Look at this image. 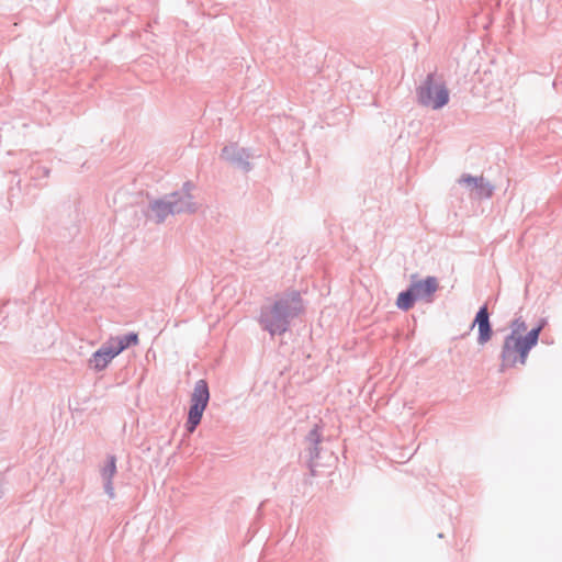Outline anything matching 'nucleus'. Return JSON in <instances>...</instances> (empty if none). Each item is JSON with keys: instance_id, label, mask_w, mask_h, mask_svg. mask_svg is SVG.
Wrapping results in <instances>:
<instances>
[{"instance_id": "nucleus-2", "label": "nucleus", "mask_w": 562, "mask_h": 562, "mask_svg": "<svg viewBox=\"0 0 562 562\" xmlns=\"http://www.w3.org/2000/svg\"><path fill=\"white\" fill-rule=\"evenodd\" d=\"M301 311L300 294L292 292L265 306L261 311L260 324L271 335L283 334L288 329L289 319L299 315Z\"/></svg>"}, {"instance_id": "nucleus-4", "label": "nucleus", "mask_w": 562, "mask_h": 562, "mask_svg": "<svg viewBox=\"0 0 562 562\" xmlns=\"http://www.w3.org/2000/svg\"><path fill=\"white\" fill-rule=\"evenodd\" d=\"M210 401L209 385L205 380H199L194 384V389L190 395V408L188 413V420L186 424L187 430L192 434L198 425L201 423L203 413Z\"/></svg>"}, {"instance_id": "nucleus-1", "label": "nucleus", "mask_w": 562, "mask_h": 562, "mask_svg": "<svg viewBox=\"0 0 562 562\" xmlns=\"http://www.w3.org/2000/svg\"><path fill=\"white\" fill-rule=\"evenodd\" d=\"M542 326L531 329L526 336L527 326L524 321L516 319L512 324V333L506 337L502 350V368L525 364L529 350L538 342Z\"/></svg>"}, {"instance_id": "nucleus-7", "label": "nucleus", "mask_w": 562, "mask_h": 562, "mask_svg": "<svg viewBox=\"0 0 562 562\" xmlns=\"http://www.w3.org/2000/svg\"><path fill=\"white\" fill-rule=\"evenodd\" d=\"M116 352L108 341L102 348L97 350L91 359L89 360V366L95 370L101 371L116 357Z\"/></svg>"}, {"instance_id": "nucleus-5", "label": "nucleus", "mask_w": 562, "mask_h": 562, "mask_svg": "<svg viewBox=\"0 0 562 562\" xmlns=\"http://www.w3.org/2000/svg\"><path fill=\"white\" fill-rule=\"evenodd\" d=\"M418 99L423 105L436 110L448 103L449 93L443 85L435 83L434 77L428 76L425 85L419 89Z\"/></svg>"}, {"instance_id": "nucleus-9", "label": "nucleus", "mask_w": 562, "mask_h": 562, "mask_svg": "<svg viewBox=\"0 0 562 562\" xmlns=\"http://www.w3.org/2000/svg\"><path fill=\"white\" fill-rule=\"evenodd\" d=\"M110 345L116 352L120 355L123 350L128 348L130 346H136L138 344V336L135 333L128 334L124 337H112L109 340Z\"/></svg>"}, {"instance_id": "nucleus-3", "label": "nucleus", "mask_w": 562, "mask_h": 562, "mask_svg": "<svg viewBox=\"0 0 562 562\" xmlns=\"http://www.w3.org/2000/svg\"><path fill=\"white\" fill-rule=\"evenodd\" d=\"M439 283L435 277H427L425 280L414 281L409 289L401 292L396 300V306L402 311H408L414 306L417 300L427 303L432 301Z\"/></svg>"}, {"instance_id": "nucleus-11", "label": "nucleus", "mask_w": 562, "mask_h": 562, "mask_svg": "<svg viewBox=\"0 0 562 562\" xmlns=\"http://www.w3.org/2000/svg\"><path fill=\"white\" fill-rule=\"evenodd\" d=\"M460 182H463L468 186H474L475 188H481L483 184V178H473V177H470V176H465V177H462Z\"/></svg>"}, {"instance_id": "nucleus-8", "label": "nucleus", "mask_w": 562, "mask_h": 562, "mask_svg": "<svg viewBox=\"0 0 562 562\" xmlns=\"http://www.w3.org/2000/svg\"><path fill=\"white\" fill-rule=\"evenodd\" d=\"M473 326H476L479 330V344H486L492 337V327L490 324V316L486 306L480 308L475 316Z\"/></svg>"}, {"instance_id": "nucleus-10", "label": "nucleus", "mask_w": 562, "mask_h": 562, "mask_svg": "<svg viewBox=\"0 0 562 562\" xmlns=\"http://www.w3.org/2000/svg\"><path fill=\"white\" fill-rule=\"evenodd\" d=\"M115 472H116L115 458L111 457L102 470V475H103L104 480L106 481L105 490L110 496H113V494H114L111 481H112V477L114 476Z\"/></svg>"}, {"instance_id": "nucleus-6", "label": "nucleus", "mask_w": 562, "mask_h": 562, "mask_svg": "<svg viewBox=\"0 0 562 562\" xmlns=\"http://www.w3.org/2000/svg\"><path fill=\"white\" fill-rule=\"evenodd\" d=\"M151 209L155 217L161 221L169 213L193 211L194 204L191 202V196L186 193L181 196L173 195L169 201L155 202Z\"/></svg>"}]
</instances>
